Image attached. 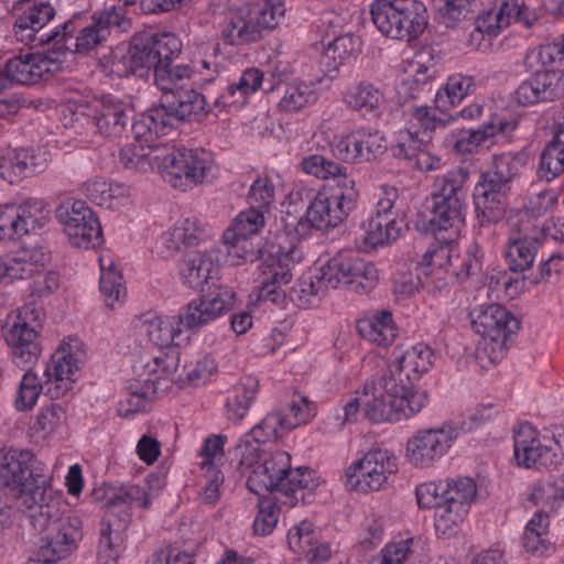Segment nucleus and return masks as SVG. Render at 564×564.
<instances>
[{
    "label": "nucleus",
    "instance_id": "nucleus-17",
    "mask_svg": "<svg viewBox=\"0 0 564 564\" xmlns=\"http://www.w3.org/2000/svg\"><path fill=\"white\" fill-rule=\"evenodd\" d=\"M50 220L48 203L29 197L19 205H8L0 213V231L3 238L14 239L44 228Z\"/></svg>",
    "mask_w": 564,
    "mask_h": 564
},
{
    "label": "nucleus",
    "instance_id": "nucleus-50",
    "mask_svg": "<svg viewBox=\"0 0 564 564\" xmlns=\"http://www.w3.org/2000/svg\"><path fill=\"white\" fill-rule=\"evenodd\" d=\"M281 76L270 74V77H265L264 73L259 68L246 69L238 83L228 86L227 91L229 96L234 97L239 93L242 97L256 93L262 88L264 91L270 93L275 89L276 85L281 82Z\"/></svg>",
    "mask_w": 564,
    "mask_h": 564
},
{
    "label": "nucleus",
    "instance_id": "nucleus-48",
    "mask_svg": "<svg viewBox=\"0 0 564 564\" xmlns=\"http://www.w3.org/2000/svg\"><path fill=\"white\" fill-rule=\"evenodd\" d=\"M432 140L426 131L413 130V127L401 129L395 134V141L390 147L392 156L412 163L419 150Z\"/></svg>",
    "mask_w": 564,
    "mask_h": 564
},
{
    "label": "nucleus",
    "instance_id": "nucleus-11",
    "mask_svg": "<svg viewBox=\"0 0 564 564\" xmlns=\"http://www.w3.org/2000/svg\"><path fill=\"white\" fill-rule=\"evenodd\" d=\"M398 470L394 454L387 449H372L346 469V487L361 492L381 490L393 481Z\"/></svg>",
    "mask_w": 564,
    "mask_h": 564
},
{
    "label": "nucleus",
    "instance_id": "nucleus-24",
    "mask_svg": "<svg viewBox=\"0 0 564 564\" xmlns=\"http://www.w3.org/2000/svg\"><path fill=\"white\" fill-rule=\"evenodd\" d=\"M514 459L519 466L535 469H550L562 462V455L551 444H544L536 437L530 424H523L514 433Z\"/></svg>",
    "mask_w": 564,
    "mask_h": 564
},
{
    "label": "nucleus",
    "instance_id": "nucleus-13",
    "mask_svg": "<svg viewBox=\"0 0 564 564\" xmlns=\"http://www.w3.org/2000/svg\"><path fill=\"white\" fill-rule=\"evenodd\" d=\"M128 24L129 20L126 19L121 9L115 6L105 8L95 12L90 23L83 26L76 36H74L75 32H69L56 46L58 51L65 48L76 54L87 55L102 45L112 26L124 30Z\"/></svg>",
    "mask_w": 564,
    "mask_h": 564
},
{
    "label": "nucleus",
    "instance_id": "nucleus-64",
    "mask_svg": "<svg viewBox=\"0 0 564 564\" xmlns=\"http://www.w3.org/2000/svg\"><path fill=\"white\" fill-rule=\"evenodd\" d=\"M475 0H445L437 10V21L446 28H454L474 13Z\"/></svg>",
    "mask_w": 564,
    "mask_h": 564
},
{
    "label": "nucleus",
    "instance_id": "nucleus-25",
    "mask_svg": "<svg viewBox=\"0 0 564 564\" xmlns=\"http://www.w3.org/2000/svg\"><path fill=\"white\" fill-rule=\"evenodd\" d=\"M384 195L377 203L376 215L365 226L364 242L371 248L395 241L404 227V220L398 219L393 214L397 189L390 188Z\"/></svg>",
    "mask_w": 564,
    "mask_h": 564
},
{
    "label": "nucleus",
    "instance_id": "nucleus-35",
    "mask_svg": "<svg viewBox=\"0 0 564 564\" xmlns=\"http://www.w3.org/2000/svg\"><path fill=\"white\" fill-rule=\"evenodd\" d=\"M214 271L215 263L208 252L188 251L178 263L181 280L194 290L202 289L213 278Z\"/></svg>",
    "mask_w": 564,
    "mask_h": 564
},
{
    "label": "nucleus",
    "instance_id": "nucleus-6",
    "mask_svg": "<svg viewBox=\"0 0 564 564\" xmlns=\"http://www.w3.org/2000/svg\"><path fill=\"white\" fill-rule=\"evenodd\" d=\"M303 260V251L291 246L286 250L276 243H265L259 264L262 280L256 286L257 301L273 305H283L288 299L283 286L293 279V270Z\"/></svg>",
    "mask_w": 564,
    "mask_h": 564
},
{
    "label": "nucleus",
    "instance_id": "nucleus-28",
    "mask_svg": "<svg viewBox=\"0 0 564 564\" xmlns=\"http://www.w3.org/2000/svg\"><path fill=\"white\" fill-rule=\"evenodd\" d=\"M50 488H44L43 499H36L33 505H21L29 510L26 522L42 539L48 535H55L59 532V524L73 520H79L77 517H62L59 510V502L48 494Z\"/></svg>",
    "mask_w": 564,
    "mask_h": 564
},
{
    "label": "nucleus",
    "instance_id": "nucleus-8",
    "mask_svg": "<svg viewBox=\"0 0 564 564\" xmlns=\"http://www.w3.org/2000/svg\"><path fill=\"white\" fill-rule=\"evenodd\" d=\"M344 191H334L332 195L318 193L308 205L305 216L295 227L299 236H306L312 228L324 230L343 223L358 203L356 182L344 178Z\"/></svg>",
    "mask_w": 564,
    "mask_h": 564
},
{
    "label": "nucleus",
    "instance_id": "nucleus-53",
    "mask_svg": "<svg viewBox=\"0 0 564 564\" xmlns=\"http://www.w3.org/2000/svg\"><path fill=\"white\" fill-rule=\"evenodd\" d=\"M509 123L498 117L491 118L481 127L470 130L467 137H463L455 143V149L460 153H473L478 147L487 140L495 137L498 132H506Z\"/></svg>",
    "mask_w": 564,
    "mask_h": 564
},
{
    "label": "nucleus",
    "instance_id": "nucleus-55",
    "mask_svg": "<svg viewBox=\"0 0 564 564\" xmlns=\"http://www.w3.org/2000/svg\"><path fill=\"white\" fill-rule=\"evenodd\" d=\"M265 212L253 206L241 212L234 220L231 228L224 232V238L236 236L256 237L265 224Z\"/></svg>",
    "mask_w": 564,
    "mask_h": 564
},
{
    "label": "nucleus",
    "instance_id": "nucleus-22",
    "mask_svg": "<svg viewBox=\"0 0 564 564\" xmlns=\"http://www.w3.org/2000/svg\"><path fill=\"white\" fill-rule=\"evenodd\" d=\"M134 505L149 509L151 506L150 494L137 485L121 487L102 505L106 508V513L101 528L124 534L131 522L130 509Z\"/></svg>",
    "mask_w": 564,
    "mask_h": 564
},
{
    "label": "nucleus",
    "instance_id": "nucleus-19",
    "mask_svg": "<svg viewBox=\"0 0 564 564\" xmlns=\"http://www.w3.org/2000/svg\"><path fill=\"white\" fill-rule=\"evenodd\" d=\"M75 116H85L93 120L98 132L106 138H119L131 123L132 110L122 100L105 96L93 102L75 105Z\"/></svg>",
    "mask_w": 564,
    "mask_h": 564
},
{
    "label": "nucleus",
    "instance_id": "nucleus-30",
    "mask_svg": "<svg viewBox=\"0 0 564 564\" xmlns=\"http://www.w3.org/2000/svg\"><path fill=\"white\" fill-rule=\"evenodd\" d=\"M50 254L42 248L21 249L14 254L0 257V281L3 279L23 280L40 272L50 262Z\"/></svg>",
    "mask_w": 564,
    "mask_h": 564
},
{
    "label": "nucleus",
    "instance_id": "nucleus-58",
    "mask_svg": "<svg viewBox=\"0 0 564 564\" xmlns=\"http://www.w3.org/2000/svg\"><path fill=\"white\" fill-rule=\"evenodd\" d=\"M469 316L474 330L481 337L487 338V335L490 333L498 334L496 330H492V325L499 318H506L508 316V310L495 303L481 304L476 306L469 313Z\"/></svg>",
    "mask_w": 564,
    "mask_h": 564
},
{
    "label": "nucleus",
    "instance_id": "nucleus-1",
    "mask_svg": "<svg viewBox=\"0 0 564 564\" xmlns=\"http://www.w3.org/2000/svg\"><path fill=\"white\" fill-rule=\"evenodd\" d=\"M178 361L180 351L176 348L159 351L158 355L144 351L135 357L131 365V377L124 386L128 393L124 415L145 411L150 402L164 393L171 387L169 375L175 373Z\"/></svg>",
    "mask_w": 564,
    "mask_h": 564
},
{
    "label": "nucleus",
    "instance_id": "nucleus-23",
    "mask_svg": "<svg viewBox=\"0 0 564 564\" xmlns=\"http://www.w3.org/2000/svg\"><path fill=\"white\" fill-rule=\"evenodd\" d=\"M170 128L184 122H200L212 111L206 97L193 86L176 90V94L161 97L159 101Z\"/></svg>",
    "mask_w": 564,
    "mask_h": 564
},
{
    "label": "nucleus",
    "instance_id": "nucleus-4",
    "mask_svg": "<svg viewBox=\"0 0 564 564\" xmlns=\"http://www.w3.org/2000/svg\"><path fill=\"white\" fill-rule=\"evenodd\" d=\"M370 14L381 34L408 43L419 39L429 24L426 7L417 0H375Z\"/></svg>",
    "mask_w": 564,
    "mask_h": 564
},
{
    "label": "nucleus",
    "instance_id": "nucleus-29",
    "mask_svg": "<svg viewBox=\"0 0 564 564\" xmlns=\"http://www.w3.org/2000/svg\"><path fill=\"white\" fill-rule=\"evenodd\" d=\"M6 341L11 347L12 358L18 367L33 364L42 351L36 327L29 325L21 316L9 328Z\"/></svg>",
    "mask_w": 564,
    "mask_h": 564
},
{
    "label": "nucleus",
    "instance_id": "nucleus-33",
    "mask_svg": "<svg viewBox=\"0 0 564 564\" xmlns=\"http://www.w3.org/2000/svg\"><path fill=\"white\" fill-rule=\"evenodd\" d=\"M52 59L39 53L14 56L7 61L8 76L13 84L34 85L51 69Z\"/></svg>",
    "mask_w": 564,
    "mask_h": 564
},
{
    "label": "nucleus",
    "instance_id": "nucleus-54",
    "mask_svg": "<svg viewBox=\"0 0 564 564\" xmlns=\"http://www.w3.org/2000/svg\"><path fill=\"white\" fill-rule=\"evenodd\" d=\"M474 205L476 218L480 226L497 224L505 217L507 197L475 192Z\"/></svg>",
    "mask_w": 564,
    "mask_h": 564
},
{
    "label": "nucleus",
    "instance_id": "nucleus-39",
    "mask_svg": "<svg viewBox=\"0 0 564 564\" xmlns=\"http://www.w3.org/2000/svg\"><path fill=\"white\" fill-rule=\"evenodd\" d=\"M468 178L469 172L464 167L446 172L436 180L435 186H437V191L432 193L431 198H438L443 202H452L454 205L460 204L468 207Z\"/></svg>",
    "mask_w": 564,
    "mask_h": 564
},
{
    "label": "nucleus",
    "instance_id": "nucleus-2",
    "mask_svg": "<svg viewBox=\"0 0 564 564\" xmlns=\"http://www.w3.org/2000/svg\"><path fill=\"white\" fill-rule=\"evenodd\" d=\"M284 13L282 0H231L224 41L235 46L256 43L280 23Z\"/></svg>",
    "mask_w": 564,
    "mask_h": 564
},
{
    "label": "nucleus",
    "instance_id": "nucleus-34",
    "mask_svg": "<svg viewBox=\"0 0 564 564\" xmlns=\"http://www.w3.org/2000/svg\"><path fill=\"white\" fill-rule=\"evenodd\" d=\"M405 371L395 362L389 365L383 373L371 383H366L364 387V395L368 397V390H376L378 392H386L388 397L394 399H404L410 401L411 397L424 390L415 389V381H409L404 377Z\"/></svg>",
    "mask_w": 564,
    "mask_h": 564
},
{
    "label": "nucleus",
    "instance_id": "nucleus-42",
    "mask_svg": "<svg viewBox=\"0 0 564 564\" xmlns=\"http://www.w3.org/2000/svg\"><path fill=\"white\" fill-rule=\"evenodd\" d=\"M433 361V350L422 343L408 348L395 359V362L405 371L404 377L415 383L431 369Z\"/></svg>",
    "mask_w": 564,
    "mask_h": 564
},
{
    "label": "nucleus",
    "instance_id": "nucleus-52",
    "mask_svg": "<svg viewBox=\"0 0 564 564\" xmlns=\"http://www.w3.org/2000/svg\"><path fill=\"white\" fill-rule=\"evenodd\" d=\"M509 123L498 117L491 118L481 127L470 130L467 137H463L455 143V149L460 153H473L478 147L487 140L495 137L498 132H506Z\"/></svg>",
    "mask_w": 564,
    "mask_h": 564
},
{
    "label": "nucleus",
    "instance_id": "nucleus-21",
    "mask_svg": "<svg viewBox=\"0 0 564 564\" xmlns=\"http://www.w3.org/2000/svg\"><path fill=\"white\" fill-rule=\"evenodd\" d=\"M235 292L227 286H217L208 294L191 301L178 314L184 329H197L215 321L232 305Z\"/></svg>",
    "mask_w": 564,
    "mask_h": 564
},
{
    "label": "nucleus",
    "instance_id": "nucleus-20",
    "mask_svg": "<svg viewBox=\"0 0 564 564\" xmlns=\"http://www.w3.org/2000/svg\"><path fill=\"white\" fill-rule=\"evenodd\" d=\"M372 393L371 399L364 401L365 415L373 423L398 422L408 420L420 413L427 404L426 392H419L411 397L410 401L388 397L386 392L368 390Z\"/></svg>",
    "mask_w": 564,
    "mask_h": 564
},
{
    "label": "nucleus",
    "instance_id": "nucleus-27",
    "mask_svg": "<svg viewBox=\"0 0 564 564\" xmlns=\"http://www.w3.org/2000/svg\"><path fill=\"white\" fill-rule=\"evenodd\" d=\"M261 464L253 467L248 477L247 487L258 496L283 488L285 486V473L290 464V455L283 451L264 456Z\"/></svg>",
    "mask_w": 564,
    "mask_h": 564
},
{
    "label": "nucleus",
    "instance_id": "nucleus-32",
    "mask_svg": "<svg viewBox=\"0 0 564 564\" xmlns=\"http://www.w3.org/2000/svg\"><path fill=\"white\" fill-rule=\"evenodd\" d=\"M520 21L530 28L535 21V15L525 7L523 0H505L497 11H489L484 19L477 21V30L488 34L510 25L511 21Z\"/></svg>",
    "mask_w": 564,
    "mask_h": 564
},
{
    "label": "nucleus",
    "instance_id": "nucleus-40",
    "mask_svg": "<svg viewBox=\"0 0 564 564\" xmlns=\"http://www.w3.org/2000/svg\"><path fill=\"white\" fill-rule=\"evenodd\" d=\"M564 172V127L557 128L540 155L538 175L551 182Z\"/></svg>",
    "mask_w": 564,
    "mask_h": 564
},
{
    "label": "nucleus",
    "instance_id": "nucleus-60",
    "mask_svg": "<svg viewBox=\"0 0 564 564\" xmlns=\"http://www.w3.org/2000/svg\"><path fill=\"white\" fill-rule=\"evenodd\" d=\"M324 281L322 280V273L315 278L308 276L299 280L294 286L290 289L286 295L290 300L299 307L306 308L313 305L319 300L323 293L322 286Z\"/></svg>",
    "mask_w": 564,
    "mask_h": 564
},
{
    "label": "nucleus",
    "instance_id": "nucleus-3",
    "mask_svg": "<svg viewBox=\"0 0 564 564\" xmlns=\"http://www.w3.org/2000/svg\"><path fill=\"white\" fill-rule=\"evenodd\" d=\"M51 476L26 449H0V486L8 488L21 505H33L43 499L50 488Z\"/></svg>",
    "mask_w": 564,
    "mask_h": 564
},
{
    "label": "nucleus",
    "instance_id": "nucleus-45",
    "mask_svg": "<svg viewBox=\"0 0 564 564\" xmlns=\"http://www.w3.org/2000/svg\"><path fill=\"white\" fill-rule=\"evenodd\" d=\"M345 101L349 108L366 116L379 110L384 101V96L372 84L361 82L348 89Z\"/></svg>",
    "mask_w": 564,
    "mask_h": 564
},
{
    "label": "nucleus",
    "instance_id": "nucleus-59",
    "mask_svg": "<svg viewBox=\"0 0 564 564\" xmlns=\"http://www.w3.org/2000/svg\"><path fill=\"white\" fill-rule=\"evenodd\" d=\"M213 360L204 357L195 362L184 365L180 370L176 368L175 373L169 375L171 383L176 382L180 386H199L208 380L212 375Z\"/></svg>",
    "mask_w": 564,
    "mask_h": 564
},
{
    "label": "nucleus",
    "instance_id": "nucleus-43",
    "mask_svg": "<svg viewBox=\"0 0 564 564\" xmlns=\"http://www.w3.org/2000/svg\"><path fill=\"white\" fill-rule=\"evenodd\" d=\"M173 62L167 61L155 69L154 83L162 93L161 97L174 95L176 90L192 86L188 82L194 73L193 69L188 65H174Z\"/></svg>",
    "mask_w": 564,
    "mask_h": 564
},
{
    "label": "nucleus",
    "instance_id": "nucleus-57",
    "mask_svg": "<svg viewBox=\"0 0 564 564\" xmlns=\"http://www.w3.org/2000/svg\"><path fill=\"white\" fill-rule=\"evenodd\" d=\"M82 191L93 203L107 207L111 206L113 198L123 197L128 194V188L124 185L107 183L101 178L84 183Z\"/></svg>",
    "mask_w": 564,
    "mask_h": 564
},
{
    "label": "nucleus",
    "instance_id": "nucleus-9",
    "mask_svg": "<svg viewBox=\"0 0 564 564\" xmlns=\"http://www.w3.org/2000/svg\"><path fill=\"white\" fill-rule=\"evenodd\" d=\"M325 286H344L357 293H368L378 282V270L372 262L349 251L337 252L319 269Z\"/></svg>",
    "mask_w": 564,
    "mask_h": 564
},
{
    "label": "nucleus",
    "instance_id": "nucleus-47",
    "mask_svg": "<svg viewBox=\"0 0 564 564\" xmlns=\"http://www.w3.org/2000/svg\"><path fill=\"white\" fill-rule=\"evenodd\" d=\"M142 326L149 339L156 346L170 347L175 337L183 332L178 323V315L173 317L149 316L143 319Z\"/></svg>",
    "mask_w": 564,
    "mask_h": 564
},
{
    "label": "nucleus",
    "instance_id": "nucleus-16",
    "mask_svg": "<svg viewBox=\"0 0 564 564\" xmlns=\"http://www.w3.org/2000/svg\"><path fill=\"white\" fill-rule=\"evenodd\" d=\"M463 427L444 423L438 427L417 431L406 443V457L416 467H429L443 457Z\"/></svg>",
    "mask_w": 564,
    "mask_h": 564
},
{
    "label": "nucleus",
    "instance_id": "nucleus-41",
    "mask_svg": "<svg viewBox=\"0 0 564 564\" xmlns=\"http://www.w3.org/2000/svg\"><path fill=\"white\" fill-rule=\"evenodd\" d=\"M357 328L365 339L378 345H389L397 336L392 313L389 311L377 312L370 317L358 321Z\"/></svg>",
    "mask_w": 564,
    "mask_h": 564
},
{
    "label": "nucleus",
    "instance_id": "nucleus-14",
    "mask_svg": "<svg viewBox=\"0 0 564 564\" xmlns=\"http://www.w3.org/2000/svg\"><path fill=\"white\" fill-rule=\"evenodd\" d=\"M55 216L73 246L89 249L101 243L100 223L85 202L61 204L55 210Z\"/></svg>",
    "mask_w": 564,
    "mask_h": 564
},
{
    "label": "nucleus",
    "instance_id": "nucleus-37",
    "mask_svg": "<svg viewBox=\"0 0 564 564\" xmlns=\"http://www.w3.org/2000/svg\"><path fill=\"white\" fill-rule=\"evenodd\" d=\"M302 170L310 175L321 180H333L335 182L334 191H344V178L355 181L347 173V167L332 160L325 154H311L302 159Z\"/></svg>",
    "mask_w": 564,
    "mask_h": 564
},
{
    "label": "nucleus",
    "instance_id": "nucleus-12",
    "mask_svg": "<svg viewBox=\"0 0 564 564\" xmlns=\"http://www.w3.org/2000/svg\"><path fill=\"white\" fill-rule=\"evenodd\" d=\"M550 227L528 212L520 215L507 245L506 258L512 272L529 270L539 249L550 235Z\"/></svg>",
    "mask_w": 564,
    "mask_h": 564
},
{
    "label": "nucleus",
    "instance_id": "nucleus-31",
    "mask_svg": "<svg viewBox=\"0 0 564 564\" xmlns=\"http://www.w3.org/2000/svg\"><path fill=\"white\" fill-rule=\"evenodd\" d=\"M430 216L424 224V229L433 235L449 231L448 240L457 236L459 228L465 223L467 207L452 202H443L431 198Z\"/></svg>",
    "mask_w": 564,
    "mask_h": 564
},
{
    "label": "nucleus",
    "instance_id": "nucleus-7",
    "mask_svg": "<svg viewBox=\"0 0 564 564\" xmlns=\"http://www.w3.org/2000/svg\"><path fill=\"white\" fill-rule=\"evenodd\" d=\"M153 159L163 178L174 188L186 191L215 176V165L205 151L163 145Z\"/></svg>",
    "mask_w": 564,
    "mask_h": 564
},
{
    "label": "nucleus",
    "instance_id": "nucleus-56",
    "mask_svg": "<svg viewBox=\"0 0 564 564\" xmlns=\"http://www.w3.org/2000/svg\"><path fill=\"white\" fill-rule=\"evenodd\" d=\"M317 99L318 94L314 88V84L297 83L286 88L279 106L285 112H296L304 107L315 104Z\"/></svg>",
    "mask_w": 564,
    "mask_h": 564
},
{
    "label": "nucleus",
    "instance_id": "nucleus-15",
    "mask_svg": "<svg viewBox=\"0 0 564 564\" xmlns=\"http://www.w3.org/2000/svg\"><path fill=\"white\" fill-rule=\"evenodd\" d=\"M86 359L83 344L74 338L63 344L50 358L44 369L46 383L45 395L58 399L70 389L75 381L73 376Z\"/></svg>",
    "mask_w": 564,
    "mask_h": 564
},
{
    "label": "nucleus",
    "instance_id": "nucleus-49",
    "mask_svg": "<svg viewBox=\"0 0 564 564\" xmlns=\"http://www.w3.org/2000/svg\"><path fill=\"white\" fill-rule=\"evenodd\" d=\"M252 238L253 237L248 236H236L225 239L223 237L225 252L231 265H240L247 262H261L264 246H260V243L254 245Z\"/></svg>",
    "mask_w": 564,
    "mask_h": 564
},
{
    "label": "nucleus",
    "instance_id": "nucleus-5",
    "mask_svg": "<svg viewBox=\"0 0 564 564\" xmlns=\"http://www.w3.org/2000/svg\"><path fill=\"white\" fill-rule=\"evenodd\" d=\"M180 40L171 33L139 34L133 36L127 54L121 56L115 66L120 76H148L163 66L167 61H174L181 53Z\"/></svg>",
    "mask_w": 564,
    "mask_h": 564
},
{
    "label": "nucleus",
    "instance_id": "nucleus-38",
    "mask_svg": "<svg viewBox=\"0 0 564 564\" xmlns=\"http://www.w3.org/2000/svg\"><path fill=\"white\" fill-rule=\"evenodd\" d=\"M166 129L171 128L159 105L151 108L131 123L134 142L143 143L150 149H156L159 147L155 145V140L160 134H164Z\"/></svg>",
    "mask_w": 564,
    "mask_h": 564
},
{
    "label": "nucleus",
    "instance_id": "nucleus-46",
    "mask_svg": "<svg viewBox=\"0 0 564 564\" xmlns=\"http://www.w3.org/2000/svg\"><path fill=\"white\" fill-rule=\"evenodd\" d=\"M207 238V230L195 218H186L173 227V229L164 237L166 248L174 252L180 249V245L186 247L197 246Z\"/></svg>",
    "mask_w": 564,
    "mask_h": 564
},
{
    "label": "nucleus",
    "instance_id": "nucleus-62",
    "mask_svg": "<svg viewBox=\"0 0 564 564\" xmlns=\"http://www.w3.org/2000/svg\"><path fill=\"white\" fill-rule=\"evenodd\" d=\"M100 292L107 307L113 308L126 295V288L122 283V275L112 263L108 268L101 263Z\"/></svg>",
    "mask_w": 564,
    "mask_h": 564
},
{
    "label": "nucleus",
    "instance_id": "nucleus-61",
    "mask_svg": "<svg viewBox=\"0 0 564 564\" xmlns=\"http://www.w3.org/2000/svg\"><path fill=\"white\" fill-rule=\"evenodd\" d=\"M258 387L259 382L253 377H248L234 387L232 397L227 400V406L232 411L237 420H241L245 416L247 410L254 401Z\"/></svg>",
    "mask_w": 564,
    "mask_h": 564
},
{
    "label": "nucleus",
    "instance_id": "nucleus-26",
    "mask_svg": "<svg viewBox=\"0 0 564 564\" xmlns=\"http://www.w3.org/2000/svg\"><path fill=\"white\" fill-rule=\"evenodd\" d=\"M73 521L59 524V532L42 539L43 544L30 557L28 564H64L82 536V521Z\"/></svg>",
    "mask_w": 564,
    "mask_h": 564
},
{
    "label": "nucleus",
    "instance_id": "nucleus-18",
    "mask_svg": "<svg viewBox=\"0 0 564 564\" xmlns=\"http://www.w3.org/2000/svg\"><path fill=\"white\" fill-rule=\"evenodd\" d=\"M477 496L476 482L468 477L446 480L444 482V505L434 516L436 531L442 534L451 531L467 517Z\"/></svg>",
    "mask_w": 564,
    "mask_h": 564
},
{
    "label": "nucleus",
    "instance_id": "nucleus-36",
    "mask_svg": "<svg viewBox=\"0 0 564 564\" xmlns=\"http://www.w3.org/2000/svg\"><path fill=\"white\" fill-rule=\"evenodd\" d=\"M360 46V39L351 33L336 36L328 42L319 62L326 75L333 78L345 59L358 54Z\"/></svg>",
    "mask_w": 564,
    "mask_h": 564
},
{
    "label": "nucleus",
    "instance_id": "nucleus-63",
    "mask_svg": "<svg viewBox=\"0 0 564 564\" xmlns=\"http://www.w3.org/2000/svg\"><path fill=\"white\" fill-rule=\"evenodd\" d=\"M355 147L359 162H368L383 154L387 150L386 139L378 131H358L355 133Z\"/></svg>",
    "mask_w": 564,
    "mask_h": 564
},
{
    "label": "nucleus",
    "instance_id": "nucleus-10",
    "mask_svg": "<svg viewBox=\"0 0 564 564\" xmlns=\"http://www.w3.org/2000/svg\"><path fill=\"white\" fill-rule=\"evenodd\" d=\"M55 10L48 2H32L18 15L13 24L15 39L32 47L61 43L65 34L76 32L75 22L66 21L53 31H45L46 24L54 18Z\"/></svg>",
    "mask_w": 564,
    "mask_h": 564
},
{
    "label": "nucleus",
    "instance_id": "nucleus-44",
    "mask_svg": "<svg viewBox=\"0 0 564 564\" xmlns=\"http://www.w3.org/2000/svg\"><path fill=\"white\" fill-rule=\"evenodd\" d=\"M475 82L470 76L455 74L452 75L446 85L440 88L435 95V107L445 111L462 102V100L475 90Z\"/></svg>",
    "mask_w": 564,
    "mask_h": 564
},
{
    "label": "nucleus",
    "instance_id": "nucleus-51",
    "mask_svg": "<svg viewBox=\"0 0 564 564\" xmlns=\"http://www.w3.org/2000/svg\"><path fill=\"white\" fill-rule=\"evenodd\" d=\"M446 270L459 281H464L481 272L482 254L480 247L477 243L470 245L465 257L460 259L454 246V253L451 259H447Z\"/></svg>",
    "mask_w": 564,
    "mask_h": 564
}]
</instances>
